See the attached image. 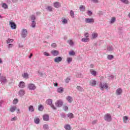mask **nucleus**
Wrapping results in <instances>:
<instances>
[{
  "mask_svg": "<svg viewBox=\"0 0 130 130\" xmlns=\"http://www.w3.org/2000/svg\"><path fill=\"white\" fill-rule=\"evenodd\" d=\"M115 20H116L115 17H112V18L110 21V23L113 24V23H114V22H115Z\"/></svg>",
  "mask_w": 130,
  "mask_h": 130,
  "instance_id": "a19ab883",
  "label": "nucleus"
},
{
  "mask_svg": "<svg viewBox=\"0 0 130 130\" xmlns=\"http://www.w3.org/2000/svg\"><path fill=\"white\" fill-rule=\"evenodd\" d=\"M2 8H3V9H5V10H7L9 7H8V5H7V4L3 3Z\"/></svg>",
  "mask_w": 130,
  "mask_h": 130,
  "instance_id": "f704fd0d",
  "label": "nucleus"
},
{
  "mask_svg": "<svg viewBox=\"0 0 130 130\" xmlns=\"http://www.w3.org/2000/svg\"><path fill=\"white\" fill-rule=\"evenodd\" d=\"M43 120L45 121H48L49 120V116L48 115H44L43 117Z\"/></svg>",
  "mask_w": 130,
  "mask_h": 130,
  "instance_id": "dca6fc26",
  "label": "nucleus"
},
{
  "mask_svg": "<svg viewBox=\"0 0 130 130\" xmlns=\"http://www.w3.org/2000/svg\"><path fill=\"white\" fill-rule=\"evenodd\" d=\"M89 85L90 86H96V81L92 80L90 82Z\"/></svg>",
  "mask_w": 130,
  "mask_h": 130,
  "instance_id": "2f4dec72",
  "label": "nucleus"
},
{
  "mask_svg": "<svg viewBox=\"0 0 130 130\" xmlns=\"http://www.w3.org/2000/svg\"><path fill=\"white\" fill-rule=\"evenodd\" d=\"M53 6L54 8H56V9H58V8H60L61 7V5H60V3L58 2L54 3Z\"/></svg>",
  "mask_w": 130,
  "mask_h": 130,
  "instance_id": "ddd939ff",
  "label": "nucleus"
},
{
  "mask_svg": "<svg viewBox=\"0 0 130 130\" xmlns=\"http://www.w3.org/2000/svg\"><path fill=\"white\" fill-rule=\"evenodd\" d=\"M62 60V57H56L54 58V61L55 62H57L58 63L59 62H60Z\"/></svg>",
  "mask_w": 130,
  "mask_h": 130,
  "instance_id": "f8f14e48",
  "label": "nucleus"
},
{
  "mask_svg": "<svg viewBox=\"0 0 130 130\" xmlns=\"http://www.w3.org/2000/svg\"><path fill=\"white\" fill-rule=\"evenodd\" d=\"M67 116L69 118H74V114L72 113H69L67 114Z\"/></svg>",
  "mask_w": 130,
  "mask_h": 130,
  "instance_id": "72a5a7b5",
  "label": "nucleus"
},
{
  "mask_svg": "<svg viewBox=\"0 0 130 130\" xmlns=\"http://www.w3.org/2000/svg\"><path fill=\"white\" fill-rule=\"evenodd\" d=\"M36 26V22L35 21H32L31 27L32 28H35Z\"/></svg>",
  "mask_w": 130,
  "mask_h": 130,
  "instance_id": "de8ad7c7",
  "label": "nucleus"
},
{
  "mask_svg": "<svg viewBox=\"0 0 130 130\" xmlns=\"http://www.w3.org/2000/svg\"><path fill=\"white\" fill-rule=\"evenodd\" d=\"M104 119L106 121H107L108 122H110L111 120H112V118L111 117V115L109 113H107L104 116Z\"/></svg>",
  "mask_w": 130,
  "mask_h": 130,
  "instance_id": "f03ea898",
  "label": "nucleus"
},
{
  "mask_svg": "<svg viewBox=\"0 0 130 130\" xmlns=\"http://www.w3.org/2000/svg\"><path fill=\"white\" fill-rule=\"evenodd\" d=\"M51 53L52 54V55H53V56H57V55H59V52L57 50H52L51 51Z\"/></svg>",
  "mask_w": 130,
  "mask_h": 130,
  "instance_id": "1a4fd4ad",
  "label": "nucleus"
},
{
  "mask_svg": "<svg viewBox=\"0 0 130 130\" xmlns=\"http://www.w3.org/2000/svg\"><path fill=\"white\" fill-rule=\"evenodd\" d=\"M62 104H63V103L61 100L57 101L55 103V105L57 107H61V106H62Z\"/></svg>",
  "mask_w": 130,
  "mask_h": 130,
  "instance_id": "0eeeda50",
  "label": "nucleus"
},
{
  "mask_svg": "<svg viewBox=\"0 0 130 130\" xmlns=\"http://www.w3.org/2000/svg\"><path fill=\"white\" fill-rule=\"evenodd\" d=\"M0 82L1 84H2V85H4V84L8 83V80H7V77H6L5 76H1Z\"/></svg>",
  "mask_w": 130,
  "mask_h": 130,
  "instance_id": "39448f33",
  "label": "nucleus"
},
{
  "mask_svg": "<svg viewBox=\"0 0 130 130\" xmlns=\"http://www.w3.org/2000/svg\"><path fill=\"white\" fill-rule=\"evenodd\" d=\"M70 14L72 18H75V12H74V11L71 10Z\"/></svg>",
  "mask_w": 130,
  "mask_h": 130,
  "instance_id": "ea45409f",
  "label": "nucleus"
},
{
  "mask_svg": "<svg viewBox=\"0 0 130 130\" xmlns=\"http://www.w3.org/2000/svg\"><path fill=\"white\" fill-rule=\"evenodd\" d=\"M46 10L48 12H52V7L50 6H47Z\"/></svg>",
  "mask_w": 130,
  "mask_h": 130,
  "instance_id": "7c9ffc66",
  "label": "nucleus"
},
{
  "mask_svg": "<svg viewBox=\"0 0 130 130\" xmlns=\"http://www.w3.org/2000/svg\"><path fill=\"white\" fill-rule=\"evenodd\" d=\"M18 0H12V2L14 3H18Z\"/></svg>",
  "mask_w": 130,
  "mask_h": 130,
  "instance_id": "69168bd1",
  "label": "nucleus"
},
{
  "mask_svg": "<svg viewBox=\"0 0 130 130\" xmlns=\"http://www.w3.org/2000/svg\"><path fill=\"white\" fill-rule=\"evenodd\" d=\"M92 14H93V13L91 11H88L87 12V15L88 16H92Z\"/></svg>",
  "mask_w": 130,
  "mask_h": 130,
  "instance_id": "5fc2aeb1",
  "label": "nucleus"
},
{
  "mask_svg": "<svg viewBox=\"0 0 130 130\" xmlns=\"http://www.w3.org/2000/svg\"><path fill=\"white\" fill-rule=\"evenodd\" d=\"M128 120V117H127V116H125L123 117V121L124 123H126Z\"/></svg>",
  "mask_w": 130,
  "mask_h": 130,
  "instance_id": "b1692460",
  "label": "nucleus"
},
{
  "mask_svg": "<svg viewBox=\"0 0 130 130\" xmlns=\"http://www.w3.org/2000/svg\"><path fill=\"white\" fill-rule=\"evenodd\" d=\"M97 122V120H94L92 121V124H95Z\"/></svg>",
  "mask_w": 130,
  "mask_h": 130,
  "instance_id": "0e129e2a",
  "label": "nucleus"
},
{
  "mask_svg": "<svg viewBox=\"0 0 130 130\" xmlns=\"http://www.w3.org/2000/svg\"><path fill=\"white\" fill-rule=\"evenodd\" d=\"M57 92H58V93H62L63 92V88L62 87L58 88Z\"/></svg>",
  "mask_w": 130,
  "mask_h": 130,
  "instance_id": "a878e982",
  "label": "nucleus"
},
{
  "mask_svg": "<svg viewBox=\"0 0 130 130\" xmlns=\"http://www.w3.org/2000/svg\"><path fill=\"white\" fill-rule=\"evenodd\" d=\"M47 103L48 105H50L51 106V108L54 109V110H55L56 109V108L54 107V105L52 104V100L50 99H49L47 100Z\"/></svg>",
  "mask_w": 130,
  "mask_h": 130,
  "instance_id": "423d86ee",
  "label": "nucleus"
},
{
  "mask_svg": "<svg viewBox=\"0 0 130 130\" xmlns=\"http://www.w3.org/2000/svg\"><path fill=\"white\" fill-rule=\"evenodd\" d=\"M122 93V89L120 88L117 89L116 90V95L117 96H119V95H121V93Z\"/></svg>",
  "mask_w": 130,
  "mask_h": 130,
  "instance_id": "4468645a",
  "label": "nucleus"
},
{
  "mask_svg": "<svg viewBox=\"0 0 130 130\" xmlns=\"http://www.w3.org/2000/svg\"><path fill=\"white\" fill-rule=\"evenodd\" d=\"M43 109H44L43 106H42V105H40L38 107L39 111H43Z\"/></svg>",
  "mask_w": 130,
  "mask_h": 130,
  "instance_id": "c9c22d12",
  "label": "nucleus"
},
{
  "mask_svg": "<svg viewBox=\"0 0 130 130\" xmlns=\"http://www.w3.org/2000/svg\"><path fill=\"white\" fill-rule=\"evenodd\" d=\"M79 10L81 12H85V11H86V7H85V6H84V5H81L79 7Z\"/></svg>",
  "mask_w": 130,
  "mask_h": 130,
  "instance_id": "4be33fe9",
  "label": "nucleus"
},
{
  "mask_svg": "<svg viewBox=\"0 0 130 130\" xmlns=\"http://www.w3.org/2000/svg\"><path fill=\"white\" fill-rule=\"evenodd\" d=\"M92 37L93 39H95V38H97V37H98V34L96 32H93L92 34Z\"/></svg>",
  "mask_w": 130,
  "mask_h": 130,
  "instance_id": "c756f323",
  "label": "nucleus"
},
{
  "mask_svg": "<svg viewBox=\"0 0 130 130\" xmlns=\"http://www.w3.org/2000/svg\"><path fill=\"white\" fill-rule=\"evenodd\" d=\"M14 46V45L13 44H9L8 46V48H12Z\"/></svg>",
  "mask_w": 130,
  "mask_h": 130,
  "instance_id": "bf43d9fd",
  "label": "nucleus"
},
{
  "mask_svg": "<svg viewBox=\"0 0 130 130\" xmlns=\"http://www.w3.org/2000/svg\"><path fill=\"white\" fill-rule=\"evenodd\" d=\"M67 61L68 63L70 64L71 62L73 61V58L71 57H68L67 58Z\"/></svg>",
  "mask_w": 130,
  "mask_h": 130,
  "instance_id": "4c0bfd02",
  "label": "nucleus"
},
{
  "mask_svg": "<svg viewBox=\"0 0 130 130\" xmlns=\"http://www.w3.org/2000/svg\"><path fill=\"white\" fill-rule=\"evenodd\" d=\"M60 115H61V117H63V118H64L66 117V114H64V113H61V114H60Z\"/></svg>",
  "mask_w": 130,
  "mask_h": 130,
  "instance_id": "680f3d73",
  "label": "nucleus"
},
{
  "mask_svg": "<svg viewBox=\"0 0 130 130\" xmlns=\"http://www.w3.org/2000/svg\"><path fill=\"white\" fill-rule=\"evenodd\" d=\"M82 42H89L90 39L89 38H83L81 39Z\"/></svg>",
  "mask_w": 130,
  "mask_h": 130,
  "instance_id": "412c9836",
  "label": "nucleus"
},
{
  "mask_svg": "<svg viewBox=\"0 0 130 130\" xmlns=\"http://www.w3.org/2000/svg\"><path fill=\"white\" fill-rule=\"evenodd\" d=\"M61 22L63 25H67V24H68V19L66 18H62L61 19Z\"/></svg>",
  "mask_w": 130,
  "mask_h": 130,
  "instance_id": "bb28decb",
  "label": "nucleus"
},
{
  "mask_svg": "<svg viewBox=\"0 0 130 130\" xmlns=\"http://www.w3.org/2000/svg\"><path fill=\"white\" fill-rule=\"evenodd\" d=\"M76 89L78 90V91H79V92H84V91H85L84 88L80 86H77L76 87Z\"/></svg>",
  "mask_w": 130,
  "mask_h": 130,
  "instance_id": "a211bd4d",
  "label": "nucleus"
},
{
  "mask_svg": "<svg viewBox=\"0 0 130 130\" xmlns=\"http://www.w3.org/2000/svg\"><path fill=\"white\" fill-rule=\"evenodd\" d=\"M34 122L36 124H39V122H40V119L38 117H35L34 119Z\"/></svg>",
  "mask_w": 130,
  "mask_h": 130,
  "instance_id": "aec40b11",
  "label": "nucleus"
},
{
  "mask_svg": "<svg viewBox=\"0 0 130 130\" xmlns=\"http://www.w3.org/2000/svg\"><path fill=\"white\" fill-rule=\"evenodd\" d=\"M91 1L94 4H98V3L99 2L98 0H91Z\"/></svg>",
  "mask_w": 130,
  "mask_h": 130,
  "instance_id": "052dcab7",
  "label": "nucleus"
},
{
  "mask_svg": "<svg viewBox=\"0 0 130 130\" xmlns=\"http://www.w3.org/2000/svg\"><path fill=\"white\" fill-rule=\"evenodd\" d=\"M18 99H14L13 102V104H17V103H18Z\"/></svg>",
  "mask_w": 130,
  "mask_h": 130,
  "instance_id": "6e6d98bb",
  "label": "nucleus"
},
{
  "mask_svg": "<svg viewBox=\"0 0 130 130\" xmlns=\"http://www.w3.org/2000/svg\"><path fill=\"white\" fill-rule=\"evenodd\" d=\"M43 128H44V129H48V125L44 124L43 125Z\"/></svg>",
  "mask_w": 130,
  "mask_h": 130,
  "instance_id": "603ef678",
  "label": "nucleus"
},
{
  "mask_svg": "<svg viewBox=\"0 0 130 130\" xmlns=\"http://www.w3.org/2000/svg\"><path fill=\"white\" fill-rule=\"evenodd\" d=\"M76 54V53L74 51H71L69 52V55H75Z\"/></svg>",
  "mask_w": 130,
  "mask_h": 130,
  "instance_id": "8fccbe9b",
  "label": "nucleus"
},
{
  "mask_svg": "<svg viewBox=\"0 0 130 130\" xmlns=\"http://www.w3.org/2000/svg\"><path fill=\"white\" fill-rule=\"evenodd\" d=\"M10 25L12 29H17V25H16V23H15V22L10 21Z\"/></svg>",
  "mask_w": 130,
  "mask_h": 130,
  "instance_id": "2eb2a0df",
  "label": "nucleus"
},
{
  "mask_svg": "<svg viewBox=\"0 0 130 130\" xmlns=\"http://www.w3.org/2000/svg\"><path fill=\"white\" fill-rule=\"evenodd\" d=\"M19 47L20 48H23V45H22V44H19Z\"/></svg>",
  "mask_w": 130,
  "mask_h": 130,
  "instance_id": "e2e57ef3",
  "label": "nucleus"
},
{
  "mask_svg": "<svg viewBox=\"0 0 130 130\" xmlns=\"http://www.w3.org/2000/svg\"><path fill=\"white\" fill-rule=\"evenodd\" d=\"M28 111H29V112H34V111H35L34 107H33L32 105L29 106L28 107Z\"/></svg>",
  "mask_w": 130,
  "mask_h": 130,
  "instance_id": "6ab92c4d",
  "label": "nucleus"
},
{
  "mask_svg": "<svg viewBox=\"0 0 130 130\" xmlns=\"http://www.w3.org/2000/svg\"><path fill=\"white\" fill-rule=\"evenodd\" d=\"M21 35L22 38H26V37H27V35H28V31H27V29L25 28L22 29Z\"/></svg>",
  "mask_w": 130,
  "mask_h": 130,
  "instance_id": "7ed1b4c3",
  "label": "nucleus"
},
{
  "mask_svg": "<svg viewBox=\"0 0 130 130\" xmlns=\"http://www.w3.org/2000/svg\"><path fill=\"white\" fill-rule=\"evenodd\" d=\"M63 110L65 111H67L69 110V107H68V106H65L63 107Z\"/></svg>",
  "mask_w": 130,
  "mask_h": 130,
  "instance_id": "4d7b16f0",
  "label": "nucleus"
},
{
  "mask_svg": "<svg viewBox=\"0 0 130 130\" xmlns=\"http://www.w3.org/2000/svg\"><path fill=\"white\" fill-rule=\"evenodd\" d=\"M22 77L24 78V79H29V74L27 73H24L22 75Z\"/></svg>",
  "mask_w": 130,
  "mask_h": 130,
  "instance_id": "393cba45",
  "label": "nucleus"
},
{
  "mask_svg": "<svg viewBox=\"0 0 130 130\" xmlns=\"http://www.w3.org/2000/svg\"><path fill=\"white\" fill-rule=\"evenodd\" d=\"M70 81H71V78H70V77H67L66 79V83H69Z\"/></svg>",
  "mask_w": 130,
  "mask_h": 130,
  "instance_id": "864d4df0",
  "label": "nucleus"
},
{
  "mask_svg": "<svg viewBox=\"0 0 130 130\" xmlns=\"http://www.w3.org/2000/svg\"><path fill=\"white\" fill-rule=\"evenodd\" d=\"M84 21L86 24H93L95 22V20L92 18H86Z\"/></svg>",
  "mask_w": 130,
  "mask_h": 130,
  "instance_id": "20e7f679",
  "label": "nucleus"
},
{
  "mask_svg": "<svg viewBox=\"0 0 130 130\" xmlns=\"http://www.w3.org/2000/svg\"><path fill=\"white\" fill-rule=\"evenodd\" d=\"M113 55H108L107 56V58L108 59H109V60H111V59H112V58H113Z\"/></svg>",
  "mask_w": 130,
  "mask_h": 130,
  "instance_id": "37998d69",
  "label": "nucleus"
},
{
  "mask_svg": "<svg viewBox=\"0 0 130 130\" xmlns=\"http://www.w3.org/2000/svg\"><path fill=\"white\" fill-rule=\"evenodd\" d=\"M30 19L32 20V21H35V20H36V17H35V15H31L30 16Z\"/></svg>",
  "mask_w": 130,
  "mask_h": 130,
  "instance_id": "79ce46f5",
  "label": "nucleus"
},
{
  "mask_svg": "<svg viewBox=\"0 0 130 130\" xmlns=\"http://www.w3.org/2000/svg\"><path fill=\"white\" fill-rule=\"evenodd\" d=\"M90 72L91 75H92V76H96V74L97 73V72L96 71L91 69V70H90Z\"/></svg>",
  "mask_w": 130,
  "mask_h": 130,
  "instance_id": "58836bf2",
  "label": "nucleus"
},
{
  "mask_svg": "<svg viewBox=\"0 0 130 130\" xmlns=\"http://www.w3.org/2000/svg\"><path fill=\"white\" fill-rule=\"evenodd\" d=\"M20 109H17V113H20Z\"/></svg>",
  "mask_w": 130,
  "mask_h": 130,
  "instance_id": "774afa93",
  "label": "nucleus"
},
{
  "mask_svg": "<svg viewBox=\"0 0 130 130\" xmlns=\"http://www.w3.org/2000/svg\"><path fill=\"white\" fill-rule=\"evenodd\" d=\"M44 55H45V56H50V54L47 52H44Z\"/></svg>",
  "mask_w": 130,
  "mask_h": 130,
  "instance_id": "3c124183",
  "label": "nucleus"
},
{
  "mask_svg": "<svg viewBox=\"0 0 130 130\" xmlns=\"http://www.w3.org/2000/svg\"><path fill=\"white\" fill-rule=\"evenodd\" d=\"M99 86L102 91H103L104 89H106V90H108L109 89L108 84L106 83H103L102 82H100L99 84Z\"/></svg>",
  "mask_w": 130,
  "mask_h": 130,
  "instance_id": "f257e3e1",
  "label": "nucleus"
},
{
  "mask_svg": "<svg viewBox=\"0 0 130 130\" xmlns=\"http://www.w3.org/2000/svg\"><path fill=\"white\" fill-rule=\"evenodd\" d=\"M27 88L29 90H35L36 89V86L34 84L30 83L27 85Z\"/></svg>",
  "mask_w": 130,
  "mask_h": 130,
  "instance_id": "6e6552de",
  "label": "nucleus"
},
{
  "mask_svg": "<svg viewBox=\"0 0 130 130\" xmlns=\"http://www.w3.org/2000/svg\"><path fill=\"white\" fill-rule=\"evenodd\" d=\"M66 100L69 103H72V102H73V98L71 96H68L66 98Z\"/></svg>",
  "mask_w": 130,
  "mask_h": 130,
  "instance_id": "f3484780",
  "label": "nucleus"
},
{
  "mask_svg": "<svg viewBox=\"0 0 130 130\" xmlns=\"http://www.w3.org/2000/svg\"><path fill=\"white\" fill-rule=\"evenodd\" d=\"M76 76L77 77V78H83V75L81 73H77Z\"/></svg>",
  "mask_w": 130,
  "mask_h": 130,
  "instance_id": "a18cd8bd",
  "label": "nucleus"
},
{
  "mask_svg": "<svg viewBox=\"0 0 130 130\" xmlns=\"http://www.w3.org/2000/svg\"><path fill=\"white\" fill-rule=\"evenodd\" d=\"M65 129L71 130V126L69 124H66L64 126Z\"/></svg>",
  "mask_w": 130,
  "mask_h": 130,
  "instance_id": "e433bc0d",
  "label": "nucleus"
},
{
  "mask_svg": "<svg viewBox=\"0 0 130 130\" xmlns=\"http://www.w3.org/2000/svg\"><path fill=\"white\" fill-rule=\"evenodd\" d=\"M122 4H125V5H128L129 4V1L128 0H120Z\"/></svg>",
  "mask_w": 130,
  "mask_h": 130,
  "instance_id": "473e14b6",
  "label": "nucleus"
},
{
  "mask_svg": "<svg viewBox=\"0 0 130 130\" xmlns=\"http://www.w3.org/2000/svg\"><path fill=\"white\" fill-rule=\"evenodd\" d=\"M16 109H17V107L12 106L10 108V112H14L15 111Z\"/></svg>",
  "mask_w": 130,
  "mask_h": 130,
  "instance_id": "5701e85b",
  "label": "nucleus"
},
{
  "mask_svg": "<svg viewBox=\"0 0 130 130\" xmlns=\"http://www.w3.org/2000/svg\"><path fill=\"white\" fill-rule=\"evenodd\" d=\"M14 41V40L13 39H8L7 40V43L8 44H9V43H12V42H13Z\"/></svg>",
  "mask_w": 130,
  "mask_h": 130,
  "instance_id": "c03bdc74",
  "label": "nucleus"
},
{
  "mask_svg": "<svg viewBox=\"0 0 130 130\" xmlns=\"http://www.w3.org/2000/svg\"><path fill=\"white\" fill-rule=\"evenodd\" d=\"M68 43H69V45H70V46H74V42L73 41V40H69L67 41Z\"/></svg>",
  "mask_w": 130,
  "mask_h": 130,
  "instance_id": "c85d7f7f",
  "label": "nucleus"
},
{
  "mask_svg": "<svg viewBox=\"0 0 130 130\" xmlns=\"http://www.w3.org/2000/svg\"><path fill=\"white\" fill-rule=\"evenodd\" d=\"M113 49L114 48L112 46H109L107 48V51H110V52L113 51Z\"/></svg>",
  "mask_w": 130,
  "mask_h": 130,
  "instance_id": "cd10ccee",
  "label": "nucleus"
},
{
  "mask_svg": "<svg viewBox=\"0 0 130 130\" xmlns=\"http://www.w3.org/2000/svg\"><path fill=\"white\" fill-rule=\"evenodd\" d=\"M18 87H19V88H20L21 89H24V88L26 87V84H25V82L23 81H20L18 85Z\"/></svg>",
  "mask_w": 130,
  "mask_h": 130,
  "instance_id": "9d476101",
  "label": "nucleus"
},
{
  "mask_svg": "<svg viewBox=\"0 0 130 130\" xmlns=\"http://www.w3.org/2000/svg\"><path fill=\"white\" fill-rule=\"evenodd\" d=\"M57 45L56 43H52L51 44V47H53V48H55V47H56Z\"/></svg>",
  "mask_w": 130,
  "mask_h": 130,
  "instance_id": "13d9d810",
  "label": "nucleus"
},
{
  "mask_svg": "<svg viewBox=\"0 0 130 130\" xmlns=\"http://www.w3.org/2000/svg\"><path fill=\"white\" fill-rule=\"evenodd\" d=\"M84 36L85 37V38H89V37H90V34H89L88 32H86L84 34Z\"/></svg>",
  "mask_w": 130,
  "mask_h": 130,
  "instance_id": "09e8293b",
  "label": "nucleus"
},
{
  "mask_svg": "<svg viewBox=\"0 0 130 130\" xmlns=\"http://www.w3.org/2000/svg\"><path fill=\"white\" fill-rule=\"evenodd\" d=\"M25 93H26V92H25V90L20 89L18 91V95H19V96H20V97H23V96H24L25 95Z\"/></svg>",
  "mask_w": 130,
  "mask_h": 130,
  "instance_id": "9b49d317",
  "label": "nucleus"
},
{
  "mask_svg": "<svg viewBox=\"0 0 130 130\" xmlns=\"http://www.w3.org/2000/svg\"><path fill=\"white\" fill-rule=\"evenodd\" d=\"M54 86H55V87H57V86H58V84L57 83H54Z\"/></svg>",
  "mask_w": 130,
  "mask_h": 130,
  "instance_id": "338daca9",
  "label": "nucleus"
},
{
  "mask_svg": "<svg viewBox=\"0 0 130 130\" xmlns=\"http://www.w3.org/2000/svg\"><path fill=\"white\" fill-rule=\"evenodd\" d=\"M18 117L17 116H15L11 119V121H16Z\"/></svg>",
  "mask_w": 130,
  "mask_h": 130,
  "instance_id": "49530a36",
  "label": "nucleus"
}]
</instances>
